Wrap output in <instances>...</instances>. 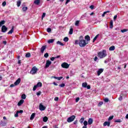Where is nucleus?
<instances>
[{"label": "nucleus", "instance_id": "obj_1", "mask_svg": "<svg viewBox=\"0 0 128 128\" xmlns=\"http://www.w3.org/2000/svg\"><path fill=\"white\" fill-rule=\"evenodd\" d=\"M88 44V42H86V40H84V36H80V43H79V46L81 48H84L86 44Z\"/></svg>", "mask_w": 128, "mask_h": 128}, {"label": "nucleus", "instance_id": "obj_2", "mask_svg": "<svg viewBox=\"0 0 128 128\" xmlns=\"http://www.w3.org/2000/svg\"><path fill=\"white\" fill-rule=\"evenodd\" d=\"M98 57L100 58H106L108 54H106V50H104L101 52H100L98 54Z\"/></svg>", "mask_w": 128, "mask_h": 128}, {"label": "nucleus", "instance_id": "obj_3", "mask_svg": "<svg viewBox=\"0 0 128 128\" xmlns=\"http://www.w3.org/2000/svg\"><path fill=\"white\" fill-rule=\"evenodd\" d=\"M42 84L41 82H38L36 85L34 86L33 88V91H36L38 88H42Z\"/></svg>", "mask_w": 128, "mask_h": 128}, {"label": "nucleus", "instance_id": "obj_4", "mask_svg": "<svg viewBox=\"0 0 128 128\" xmlns=\"http://www.w3.org/2000/svg\"><path fill=\"white\" fill-rule=\"evenodd\" d=\"M38 68L36 66H34L32 68V69L30 72V74H36L38 72Z\"/></svg>", "mask_w": 128, "mask_h": 128}, {"label": "nucleus", "instance_id": "obj_5", "mask_svg": "<svg viewBox=\"0 0 128 128\" xmlns=\"http://www.w3.org/2000/svg\"><path fill=\"white\" fill-rule=\"evenodd\" d=\"M74 118H76V116L73 115L67 119L68 122H74Z\"/></svg>", "mask_w": 128, "mask_h": 128}, {"label": "nucleus", "instance_id": "obj_6", "mask_svg": "<svg viewBox=\"0 0 128 128\" xmlns=\"http://www.w3.org/2000/svg\"><path fill=\"white\" fill-rule=\"evenodd\" d=\"M61 66L64 68H70V65L66 62H64L62 64Z\"/></svg>", "mask_w": 128, "mask_h": 128}, {"label": "nucleus", "instance_id": "obj_7", "mask_svg": "<svg viewBox=\"0 0 128 128\" xmlns=\"http://www.w3.org/2000/svg\"><path fill=\"white\" fill-rule=\"evenodd\" d=\"M52 64V62L50 60H47L46 61V66L45 68H48V66H50Z\"/></svg>", "mask_w": 128, "mask_h": 128}, {"label": "nucleus", "instance_id": "obj_8", "mask_svg": "<svg viewBox=\"0 0 128 128\" xmlns=\"http://www.w3.org/2000/svg\"><path fill=\"white\" fill-rule=\"evenodd\" d=\"M8 30V28L6 26H3L2 27V32H6Z\"/></svg>", "mask_w": 128, "mask_h": 128}, {"label": "nucleus", "instance_id": "obj_9", "mask_svg": "<svg viewBox=\"0 0 128 128\" xmlns=\"http://www.w3.org/2000/svg\"><path fill=\"white\" fill-rule=\"evenodd\" d=\"M39 109L40 110H46V106H44L42 104H40L39 106Z\"/></svg>", "mask_w": 128, "mask_h": 128}, {"label": "nucleus", "instance_id": "obj_10", "mask_svg": "<svg viewBox=\"0 0 128 128\" xmlns=\"http://www.w3.org/2000/svg\"><path fill=\"white\" fill-rule=\"evenodd\" d=\"M20 78H18L14 83V86H18L20 84Z\"/></svg>", "mask_w": 128, "mask_h": 128}, {"label": "nucleus", "instance_id": "obj_11", "mask_svg": "<svg viewBox=\"0 0 128 128\" xmlns=\"http://www.w3.org/2000/svg\"><path fill=\"white\" fill-rule=\"evenodd\" d=\"M104 72V69L103 68H100L97 71L98 76H100V74Z\"/></svg>", "mask_w": 128, "mask_h": 128}, {"label": "nucleus", "instance_id": "obj_12", "mask_svg": "<svg viewBox=\"0 0 128 128\" xmlns=\"http://www.w3.org/2000/svg\"><path fill=\"white\" fill-rule=\"evenodd\" d=\"M104 126H110V122H105L103 124Z\"/></svg>", "mask_w": 128, "mask_h": 128}, {"label": "nucleus", "instance_id": "obj_13", "mask_svg": "<svg viewBox=\"0 0 128 128\" xmlns=\"http://www.w3.org/2000/svg\"><path fill=\"white\" fill-rule=\"evenodd\" d=\"M46 46H43L40 48V52L42 54H44V50H46Z\"/></svg>", "mask_w": 128, "mask_h": 128}, {"label": "nucleus", "instance_id": "obj_14", "mask_svg": "<svg viewBox=\"0 0 128 128\" xmlns=\"http://www.w3.org/2000/svg\"><path fill=\"white\" fill-rule=\"evenodd\" d=\"M24 100H20V102L18 104V106H20V105L22 104H24Z\"/></svg>", "mask_w": 128, "mask_h": 128}, {"label": "nucleus", "instance_id": "obj_15", "mask_svg": "<svg viewBox=\"0 0 128 128\" xmlns=\"http://www.w3.org/2000/svg\"><path fill=\"white\" fill-rule=\"evenodd\" d=\"M35 117H36V113L32 114L30 118V120H34V118Z\"/></svg>", "mask_w": 128, "mask_h": 128}, {"label": "nucleus", "instance_id": "obj_16", "mask_svg": "<svg viewBox=\"0 0 128 128\" xmlns=\"http://www.w3.org/2000/svg\"><path fill=\"white\" fill-rule=\"evenodd\" d=\"M40 2V0H34V4H36V6H38Z\"/></svg>", "mask_w": 128, "mask_h": 128}, {"label": "nucleus", "instance_id": "obj_17", "mask_svg": "<svg viewBox=\"0 0 128 128\" xmlns=\"http://www.w3.org/2000/svg\"><path fill=\"white\" fill-rule=\"evenodd\" d=\"M93 122H94V120H92V118H89L88 120V124H90V125L92 124Z\"/></svg>", "mask_w": 128, "mask_h": 128}, {"label": "nucleus", "instance_id": "obj_18", "mask_svg": "<svg viewBox=\"0 0 128 128\" xmlns=\"http://www.w3.org/2000/svg\"><path fill=\"white\" fill-rule=\"evenodd\" d=\"M85 40H86L87 42H90V36L86 35L85 36Z\"/></svg>", "mask_w": 128, "mask_h": 128}, {"label": "nucleus", "instance_id": "obj_19", "mask_svg": "<svg viewBox=\"0 0 128 128\" xmlns=\"http://www.w3.org/2000/svg\"><path fill=\"white\" fill-rule=\"evenodd\" d=\"M110 28H114V22L112 20H111L110 22Z\"/></svg>", "mask_w": 128, "mask_h": 128}, {"label": "nucleus", "instance_id": "obj_20", "mask_svg": "<svg viewBox=\"0 0 128 128\" xmlns=\"http://www.w3.org/2000/svg\"><path fill=\"white\" fill-rule=\"evenodd\" d=\"M12 32H14V26H12L11 30L8 32V34H12Z\"/></svg>", "mask_w": 128, "mask_h": 128}, {"label": "nucleus", "instance_id": "obj_21", "mask_svg": "<svg viewBox=\"0 0 128 128\" xmlns=\"http://www.w3.org/2000/svg\"><path fill=\"white\" fill-rule=\"evenodd\" d=\"M114 50H116V47L114 46H110L109 48V50H110V51Z\"/></svg>", "mask_w": 128, "mask_h": 128}, {"label": "nucleus", "instance_id": "obj_22", "mask_svg": "<svg viewBox=\"0 0 128 128\" xmlns=\"http://www.w3.org/2000/svg\"><path fill=\"white\" fill-rule=\"evenodd\" d=\"M88 86V83L85 82H83L82 84V88H86V86Z\"/></svg>", "mask_w": 128, "mask_h": 128}, {"label": "nucleus", "instance_id": "obj_23", "mask_svg": "<svg viewBox=\"0 0 128 128\" xmlns=\"http://www.w3.org/2000/svg\"><path fill=\"white\" fill-rule=\"evenodd\" d=\"M56 44H60V46H64V44H63L62 42H60V41H58L56 42Z\"/></svg>", "mask_w": 128, "mask_h": 128}, {"label": "nucleus", "instance_id": "obj_24", "mask_svg": "<svg viewBox=\"0 0 128 128\" xmlns=\"http://www.w3.org/2000/svg\"><path fill=\"white\" fill-rule=\"evenodd\" d=\"M100 34H97L93 39L92 42H94L96 40V39L98 38Z\"/></svg>", "mask_w": 128, "mask_h": 128}, {"label": "nucleus", "instance_id": "obj_25", "mask_svg": "<svg viewBox=\"0 0 128 128\" xmlns=\"http://www.w3.org/2000/svg\"><path fill=\"white\" fill-rule=\"evenodd\" d=\"M54 42V39H51L48 40V44H52Z\"/></svg>", "mask_w": 128, "mask_h": 128}, {"label": "nucleus", "instance_id": "obj_26", "mask_svg": "<svg viewBox=\"0 0 128 128\" xmlns=\"http://www.w3.org/2000/svg\"><path fill=\"white\" fill-rule=\"evenodd\" d=\"M22 100H26V94H22L21 96Z\"/></svg>", "mask_w": 128, "mask_h": 128}, {"label": "nucleus", "instance_id": "obj_27", "mask_svg": "<svg viewBox=\"0 0 128 128\" xmlns=\"http://www.w3.org/2000/svg\"><path fill=\"white\" fill-rule=\"evenodd\" d=\"M73 32H74V29H72V28H70L69 31V34H72Z\"/></svg>", "mask_w": 128, "mask_h": 128}, {"label": "nucleus", "instance_id": "obj_28", "mask_svg": "<svg viewBox=\"0 0 128 128\" xmlns=\"http://www.w3.org/2000/svg\"><path fill=\"white\" fill-rule=\"evenodd\" d=\"M6 24V21L4 20H2L0 22V27L2 26V24Z\"/></svg>", "mask_w": 128, "mask_h": 128}, {"label": "nucleus", "instance_id": "obj_29", "mask_svg": "<svg viewBox=\"0 0 128 128\" xmlns=\"http://www.w3.org/2000/svg\"><path fill=\"white\" fill-rule=\"evenodd\" d=\"M48 117L45 116L43 118V122H48Z\"/></svg>", "mask_w": 128, "mask_h": 128}, {"label": "nucleus", "instance_id": "obj_30", "mask_svg": "<svg viewBox=\"0 0 128 128\" xmlns=\"http://www.w3.org/2000/svg\"><path fill=\"white\" fill-rule=\"evenodd\" d=\"M22 10L23 12H26V10H28V7H26V6H24V7L22 8Z\"/></svg>", "mask_w": 128, "mask_h": 128}, {"label": "nucleus", "instance_id": "obj_31", "mask_svg": "<svg viewBox=\"0 0 128 128\" xmlns=\"http://www.w3.org/2000/svg\"><path fill=\"white\" fill-rule=\"evenodd\" d=\"M22 4V2H20V0H18L17 2V6L19 7L20 6V4Z\"/></svg>", "mask_w": 128, "mask_h": 128}, {"label": "nucleus", "instance_id": "obj_32", "mask_svg": "<svg viewBox=\"0 0 128 128\" xmlns=\"http://www.w3.org/2000/svg\"><path fill=\"white\" fill-rule=\"evenodd\" d=\"M104 104V102H100L98 104V106H102V104Z\"/></svg>", "mask_w": 128, "mask_h": 128}, {"label": "nucleus", "instance_id": "obj_33", "mask_svg": "<svg viewBox=\"0 0 128 128\" xmlns=\"http://www.w3.org/2000/svg\"><path fill=\"white\" fill-rule=\"evenodd\" d=\"M108 12H110V11H106V12H104L103 14H102V18H104V16H106V14H108Z\"/></svg>", "mask_w": 128, "mask_h": 128}, {"label": "nucleus", "instance_id": "obj_34", "mask_svg": "<svg viewBox=\"0 0 128 128\" xmlns=\"http://www.w3.org/2000/svg\"><path fill=\"white\" fill-rule=\"evenodd\" d=\"M74 44H79L80 45V38L79 40H76Z\"/></svg>", "mask_w": 128, "mask_h": 128}, {"label": "nucleus", "instance_id": "obj_35", "mask_svg": "<svg viewBox=\"0 0 128 128\" xmlns=\"http://www.w3.org/2000/svg\"><path fill=\"white\" fill-rule=\"evenodd\" d=\"M64 42H68V37H65L64 40H63Z\"/></svg>", "mask_w": 128, "mask_h": 128}, {"label": "nucleus", "instance_id": "obj_36", "mask_svg": "<svg viewBox=\"0 0 128 128\" xmlns=\"http://www.w3.org/2000/svg\"><path fill=\"white\" fill-rule=\"evenodd\" d=\"M84 118H80V122L81 124H82V122H84Z\"/></svg>", "mask_w": 128, "mask_h": 128}, {"label": "nucleus", "instance_id": "obj_37", "mask_svg": "<svg viewBox=\"0 0 128 128\" xmlns=\"http://www.w3.org/2000/svg\"><path fill=\"white\" fill-rule=\"evenodd\" d=\"M80 24V21L79 20H76V23H75V26H78V24Z\"/></svg>", "mask_w": 128, "mask_h": 128}, {"label": "nucleus", "instance_id": "obj_38", "mask_svg": "<svg viewBox=\"0 0 128 128\" xmlns=\"http://www.w3.org/2000/svg\"><path fill=\"white\" fill-rule=\"evenodd\" d=\"M26 58H30V53H27L26 54Z\"/></svg>", "mask_w": 128, "mask_h": 128}, {"label": "nucleus", "instance_id": "obj_39", "mask_svg": "<svg viewBox=\"0 0 128 128\" xmlns=\"http://www.w3.org/2000/svg\"><path fill=\"white\" fill-rule=\"evenodd\" d=\"M122 94H120V98H118L119 100H122Z\"/></svg>", "mask_w": 128, "mask_h": 128}, {"label": "nucleus", "instance_id": "obj_40", "mask_svg": "<svg viewBox=\"0 0 128 128\" xmlns=\"http://www.w3.org/2000/svg\"><path fill=\"white\" fill-rule=\"evenodd\" d=\"M112 118H114V116H110L109 117V118H108V120H112Z\"/></svg>", "mask_w": 128, "mask_h": 128}, {"label": "nucleus", "instance_id": "obj_41", "mask_svg": "<svg viewBox=\"0 0 128 128\" xmlns=\"http://www.w3.org/2000/svg\"><path fill=\"white\" fill-rule=\"evenodd\" d=\"M128 30H126V29H124V30H121V32H128Z\"/></svg>", "mask_w": 128, "mask_h": 128}, {"label": "nucleus", "instance_id": "obj_42", "mask_svg": "<svg viewBox=\"0 0 128 128\" xmlns=\"http://www.w3.org/2000/svg\"><path fill=\"white\" fill-rule=\"evenodd\" d=\"M115 122H122V120L120 119H118L115 120Z\"/></svg>", "mask_w": 128, "mask_h": 128}, {"label": "nucleus", "instance_id": "obj_43", "mask_svg": "<svg viewBox=\"0 0 128 128\" xmlns=\"http://www.w3.org/2000/svg\"><path fill=\"white\" fill-rule=\"evenodd\" d=\"M40 94H42V92L39 91L36 92V96H40Z\"/></svg>", "mask_w": 128, "mask_h": 128}, {"label": "nucleus", "instance_id": "obj_44", "mask_svg": "<svg viewBox=\"0 0 128 128\" xmlns=\"http://www.w3.org/2000/svg\"><path fill=\"white\" fill-rule=\"evenodd\" d=\"M109 100H108V98H105L104 99V102H109Z\"/></svg>", "mask_w": 128, "mask_h": 128}, {"label": "nucleus", "instance_id": "obj_45", "mask_svg": "<svg viewBox=\"0 0 128 128\" xmlns=\"http://www.w3.org/2000/svg\"><path fill=\"white\" fill-rule=\"evenodd\" d=\"M44 58H48V53H46L44 54Z\"/></svg>", "mask_w": 128, "mask_h": 128}, {"label": "nucleus", "instance_id": "obj_46", "mask_svg": "<svg viewBox=\"0 0 128 128\" xmlns=\"http://www.w3.org/2000/svg\"><path fill=\"white\" fill-rule=\"evenodd\" d=\"M66 84H62L60 85H59V86H60V88H64V86H65Z\"/></svg>", "mask_w": 128, "mask_h": 128}, {"label": "nucleus", "instance_id": "obj_47", "mask_svg": "<svg viewBox=\"0 0 128 128\" xmlns=\"http://www.w3.org/2000/svg\"><path fill=\"white\" fill-rule=\"evenodd\" d=\"M6 2H4L2 4V6H6Z\"/></svg>", "mask_w": 128, "mask_h": 128}, {"label": "nucleus", "instance_id": "obj_48", "mask_svg": "<svg viewBox=\"0 0 128 128\" xmlns=\"http://www.w3.org/2000/svg\"><path fill=\"white\" fill-rule=\"evenodd\" d=\"M52 32V28H47V32Z\"/></svg>", "mask_w": 128, "mask_h": 128}, {"label": "nucleus", "instance_id": "obj_49", "mask_svg": "<svg viewBox=\"0 0 128 128\" xmlns=\"http://www.w3.org/2000/svg\"><path fill=\"white\" fill-rule=\"evenodd\" d=\"M15 118H18V111L16 112V114H14Z\"/></svg>", "mask_w": 128, "mask_h": 128}, {"label": "nucleus", "instance_id": "obj_50", "mask_svg": "<svg viewBox=\"0 0 128 128\" xmlns=\"http://www.w3.org/2000/svg\"><path fill=\"white\" fill-rule=\"evenodd\" d=\"M84 124L86 126H88V121H84Z\"/></svg>", "mask_w": 128, "mask_h": 128}, {"label": "nucleus", "instance_id": "obj_51", "mask_svg": "<svg viewBox=\"0 0 128 128\" xmlns=\"http://www.w3.org/2000/svg\"><path fill=\"white\" fill-rule=\"evenodd\" d=\"M17 112H18V114H22V112H24V110H20L17 111Z\"/></svg>", "mask_w": 128, "mask_h": 128}, {"label": "nucleus", "instance_id": "obj_52", "mask_svg": "<svg viewBox=\"0 0 128 128\" xmlns=\"http://www.w3.org/2000/svg\"><path fill=\"white\" fill-rule=\"evenodd\" d=\"M94 5H91L90 6V8L91 10H94Z\"/></svg>", "mask_w": 128, "mask_h": 128}, {"label": "nucleus", "instance_id": "obj_53", "mask_svg": "<svg viewBox=\"0 0 128 128\" xmlns=\"http://www.w3.org/2000/svg\"><path fill=\"white\" fill-rule=\"evenodd\" d=\"M116 18H118V16L116 15L114 17V20H116Z\"/></svg>", "mask_w": 128, "mask_h": 128}, {"label": "nucleus", "instance_id": "obj_54", "mask_svg": "<svg viewBox=\"0 0 128 128\" xmlns=\"http://www.w3.org/2000/svg\"><path fill=\"white\" fill-rule=\"evenodd\" d=\"M55 58H56V57H52L50 58V60H52V62H54Z\"/></svg>", "mask_w": 128, "mask_h": 128}, {"label": "nucleus", "instance_id": "obj_55", "mask_svg": "<svg viewBox=\"0 0 128 128\" xmlns=\"http://www.w3.org/2000/svg\"><path fill=\"white\" fill-rule=\"evenodd\" d=\"M62 77L60 76V77H57V80H62Z\"/></svg>", "mask_w": 128, "mask_h": 128}, {"label": "nucleus", "instance_id": "obj_56", "mask_svg": "<svg viewBox=\"0 0 128 128\" xmlns=\"http://www.w3.org/2000/svg\"><path fill=\"white\" fill-rule=\"evenodd\" d=\"M54 100H55V102H58V98L56 97V98H54Z\"/></svg>", "mask_w": 128, "mask_h": 128}, {"label": "nucleus", "instance_id": "obj_57", "mask_svg": "<svg viewBox=\"0 0 128 128\" xmlns=\"http://www.w3.org/2000/svg\"><path fill=\"white\" fill-rule=\"evenodd\" d=\"M78 100H80V98H77L76 99V102H78Z\"/></svg>", "mask_w": 128, "mask_h": 128}, {"label": "nucleus", "instance_id": "obj_58", "mask_svg": "<svg viewBox=\"0 0 128 128\" xmlns=\"http://www.w3.org/2000/svg\"><path fill=\"white\" fill-rule=\"evenodd\" d=\"M44 16H46V13L45 12L43 13V14L42 15V19L44 18Z\"/></svg>", "mask_w": 128, "mask_h": 128}, {"label": "nucleus", "instance_id": "obj_59", "mask_svg": "<svg viewBox=\"0 0 128 128\" xmlns=\"http://www.w3.org/2000/svg\"><path fill=\"white\" fill-rule=\"evenodd\" d=\"M86 88H88V90H90V85L87 86Z\"/></svg>", "mask_w": 128, "mask_h": 128}, {"label": "nucleus", "instance_id": "obj_60", "mask_svg": "<svg viewBox=\"0 0 128 128\" xmlns=\"http://www.w3.org/2000/svg\"><path fill=\"white\" fill-rule=\"evenodd\" d=\"M94 60V62H96L98 60V56H95Z\"/></svg>", "mask_w": 128, "mask_h": 128}, {"label": "nucleus", "instance_id": "obj_61", "mask_svg": "<svg viewBox=\"0 0 128 128\" xmlns=\"http://www.w3.org/2000/svg\"><path fill=\"white\" fill-rule=\"evenodd\" d=\"M69 2H70V0H66V4H68V3Z\"/></svg>", "mask_w": 128, "mask_h": 128}, {"label": "nucleus", "instance_id": "obj_62", "mask_svg": "<svg viewBox=\"0 0 128 128\" xmlns=\"http://www.w3.org/2000/svg\"><path fill=\"white\" fill-rule=\"evenodd\" d=\"M74 124H78V120H75V121L74 122Z\"/></svg>", "mask_w": 128, "mask_h": 128}, {"label": "nucleus", "instance_id": "obj_63", "mask_svg": "<svg viewBox=\"0 0 128 128\" xmlns=\"http://www.w3.org/2000/svg\"><path fill=\"white\" fill-rule=\"evenodd\" d=\"M14 84H12L11 85H10V88H14Z\"/></svg>", "mask_w": 128, "mask_h": 128}, {"label": "nucleus", "instance_id": "obj_64", "mask_svg": "<svg viewBox=\"0 0 128 128\" xmlns=\"http://www.w3.org/2000/svg\"><path fill=\"white\" fill-rule=\"evenodd\" d=\"M2 43L4 44H6V41H3Z\"/></svg>", "mask_w": 128, "mask_h": 128}]
</instances>
